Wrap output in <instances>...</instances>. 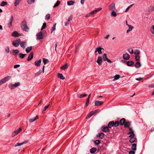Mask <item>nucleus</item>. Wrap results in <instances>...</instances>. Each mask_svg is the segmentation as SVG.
Returning <instances> with one entry per match:
<instances>
[{
    "instance_id": "obj_1",
    "label": "nucleus",
    "mask_w": 154,
    "mask_h": 154,
    "mask_svg": "<svg viewBox=\"0 0 154 154\" xmlns=\"http://www.w3.org/2000/svg\"><path fill=\"white\" fill-rule=\"evenodd\" d=\"M37 39L40 40L45 38L47 36L46 32L45 30H43L42 32L40 31L36 34Z\"/></svg>"
},
{
    "instance_id": "obj_2",
    "label": "nucleus",
    "mask_w": 154,
    "mask_h": 154,
    "mask_svg": "<svg viewBox=\"0 0 154 154\" xmlns=\"http://www.w3.org/2000/svg\"><path fill=\"white\" fill-rule=\"evenodd\" d=\"M20 26L22 29L25 32H28L29 30V28L27 26V23L26 20H23L21 23Z\"/></svg>"
},
{
    "instance_id": "obj_3",
    "label": "nucleus",
    "mask_w": 154,
    "mask_h": 154,
    "mask_svg": "<svg viewBox=\"0 0 154 154\" xmlns=\"http://www.w3.org/2000/svg\"><path fill=\"white\" fill-rule=\"evenodd\" d=\"M21 42V40L19 38H18L16 40L13 41L12 42V45L15 47H17L19 45Z\"/></svg>"
},
{
    "instance_id": "obj_4",
    "label": "nucleus",
    "mask_w": 154,
    "mask_h": 154,
    "mask_svg": "<svg viewBox=\"0 0 154 154\" xmlns=\"http://www.w3.org/2000/svg\"><path fill=\"white\" fill-rule=\"evenodd\" d=\"M102 58V59H103V60L104 61H107L109 63H111L112 62L111 60L107 58L106 54H103Z\"/></svg>"
},
{
    "instance_id": "obj_5",
    "label": "nucleus",
    "mask_w": 154,
    "mask_h": 154,
    "mask_svg": "<svg viewBox=\"0 0 154 154\" xmlns=\"http://www.w3.org/2000/svg\"><path fill=\"white\" fill-rule=\"evenodd\" d=\"M103 61L102 58L100 56L98 57L97 61V62L99 66H101Z\"/></svg>"
},
{
    "instance_id": "obj_6",
    "label": "nucleus",
    "mask_w": 154,
    "mask_h": 154,
    "mask_svg": "<svg viewBox=\"0 0 154 154\" xmlns=\"http://www.w3.org/2000/svg\"><path fill=\"white\" fill-rule=\"evenodd\" d=\"M109 9L110 11H115L116 8L115 7V4L114 3H112L109 6Z\"/></svg>"
},
{
    "instance_id": "obj_7",
    "label": "nucleus",
    "mask_w": 154,
    "mask_h": 154,
    "mask_svg": "<svg viewBox=\"0 0 154 154\" xmlns=\"http://www.w3.org/2000/svg\"><path fill=\"white\" fill-rule=\"evenodd\" d=\"M22 131V128H20L16 130L13 132L12 134V136L14 137L18 133H19L20 131Z\"/></svg>"
},
{
    "instance_id": "obj_8",
    "label": "nucleus",
    "mask_w": 154,
    "mask_h": 154,
    "mask_svg": "<svg viewBox=\"0 0 154 154\" xmlns=\"http://www.w3.org/2000/svg\"><path fill=\"white\" fill-rule=\"evenodd\" d=\"M103 103V101H96L95 102L94 105L96 106H99L102 105Z\"/></svg>"
},
{
    "instance_id": "obj_9",
    "label": "nucleus",
    "mask_w": 154,
    "mask_h": 154,
    "mask_svg": "<svg viewBox=\"0 0 154 154\" xmlns=\"http://www.w3.org/2000/svg\"><path fill=\"white\" fill-rule=\"evenodd\" d=\"M13 20V16L11 15V16L10 18L9 19L10 22L8 24V26L9 28H10L12 26V23Z\"/></svg>"
},
{
    "instance_id": "obj_10",
    "label": "nucleus",
    "mask_w": 154,
    "mask_h": 154,
    "mask_svg": "<svg viewBox=\"0 0 154 154\" xmlns=\"http://www.w3.org/2000/svg\"><path fill=\"white\" fill-rule=\"evenodd\" d=\"M108 127L107 126H103L102 127V131H103L106 132H109L110 130L108 128Z\"/></svg>"
},
{
    "instance_id": "obj_11",
    "label": "nucleus",
    "mask_w": 154,
    "mask_h": 154,
    "mask_svg": "<svg viewBox=\"0 0 154 154\" xmlns=\"http://www.w3.org/2000/svg\"><path fill=\"white\" fill-rule=\"evenodd\" d=\"M102 49H103V48H101L100 47H99L96 49L95 53H96L98 52L99 54H102V52L101 51Z\"/></svg>"
},
{
    "instance_id": "obj_12",
    "label": "nucleus",
    "mask_w": 154,
    "mask_h": 154,
    "mask_svg": "<svg viewBox=\"0 0 154 154\" xmlns=\"http://www.w3.org/2000/svg\"><path fill=\"white\" fill-rule=\"evenodd\" d=\"M129 55L127 54H124L123 55V58L125 60H128L130 58Z\"/></svg>"
},
{
    "instance_id": "obj_13",
    "label": "nucleus",
    "mask_w": 154,
    "mask_h": 154,
    "mask_svg": "<svg viewBox=\"0 0 154 154\" xmlns=\"http://www.w3.org/2000/svg\"><path fill=\"white\" fill-rule=\"evenodd\" d=\"M28 141H29L28 140H26V141H25L23 142L22 143H18L17 144V145H15L14 146H15V147H16L17 146H20L23 145L24 144L27 143L28 142Z\"/></svg>"
},
{
    "instance_id": "obj_14",
    "label": "nucleus",
    "mask_w": 154,
    "mask_h": 154,
    "mask_svg": "<svg viewBox=\"0 0 154 154\" xmlns=\"http://www.w3.org/2000/svg\"><path fill=\"white\" fill-rule=\"evenodd\" d=\"M26 42H21L20 43L21 47L23 49H25L26 47Z\"/></svg>"
},
{
    "instance_id": "obj_15",
    "label": "nucleus",
    "mask_w": 154,
    "mask_h": 154,
    "mask_svg": "<svg viewBox=\"0 0 154 154\" xmlns=\"http://www.w3.org/2000/svg\"><path fill=\"white\" fill-rule=\"evenodd\" d=\"M131 122L129 121L125 122L124 125L125 128H129L131 125Z\"/></svg>"
},
{
    "instance_id": "obj_16",
    "label": "nucleus",
    "mask_w": 154,
    "mask_h": 154,
    "mask_svg": "<svg viewBox=\"0 0 154 154\" xmlns=\"http://www.w3.org/2000/svg\"><path fill=\"white\" fill-rule=\"evenodd\" d=\"M11 78V76H7L3 79H2L3 80V81L4 83L5 82H6L8 80H10Z\"/></svg>"
},
{
    "instance_id": "obj_17",
    "label": "nucleus",
    "mask_w": 154,
    "mask_h": 154,
    "mask_svg": "<svg viewBox=\"0 0 154 154\" xmlns=\"http://www.w3.org/2000/svg\"><path fill=\"white\" fill-rule=\"evenodd\" d=\"M38 118V116L37 115L35 118H33L32 119H29V121L30 123H32L35 121V120Z\"/></svg>"
},
{
    "instance_id": "obj_18",
    "label": "nucleus",
    "mask_w": 154,
    "mask_h": 154,
    "mask_svg": "<svg viewBox=\"0 0 154 154\" xmlns=\"http://www.w3.org/2000/svg\"><path fill=\"white\" fill-rule=\"evenodd\" d=\"M126 120L125 118H122L119 121V123L121 125H124Z\"/></svg>"
},
{
    "instance_id": "obj_19",
    "label": "nucleus",
    "mask_w": 154,
    "mask_h": 154,
    "mask_svg": "<svg viewBox=\"0 0 154 154\" xmlns=\"http://www.w3.org/2000/svg\"><path fill=\"white\" fill-rule=\"evenodd\" d=\"M33 53L32 52H31L29 56L28 57V58H27V60L28 61H30L31 60L33 57Z\"/></svg>"
},
{
    "instance_id": "obj_20",
    "label": "nucleus",
    "mask_w": 154,
    "mask_h": 154,
    "mask_svg": "<svg viewBox=\"0 0 154 154\" xmlns=\"http://www.w3.org/2000/svg\"><path fill=\"white\" fill-rule=\"evenodd\" d=\"M41 60H36L35 62V64L37 66H39L41 62Z\"/></svg>"
},
{
    "instance_id": "obj_21",
    "label": "nucleus",
    "mask_w": 154,
    "mask_h": 154,
    "mask_svg": "<svg viewBox=\"0 0 154 154\" xmlns=\"http://www.w3.org/2000/svg\"><path fill=\"white\" fill-rule=\"evenodd\" d=\"M57 77L58 78L62 80H64L65 78L63 75L62 73H58L57 74Z\"/></svg>"
},
{
    "instance_id": "obj_22",
    "label": "nucleus",
    "mask_w": 154,
    "mask_h": 154,
    "mask_svg": "<svg viewBox=\"0 0 154 154\" xmlns=\"http://www.w3.org/2000/svg\"><path fill=\"white\" fill-rule=\"evenodd\" d=\"M104 134L103 133L101 132L99 133L97 136L98 137H99L100 138L102 139L104 137Z\"/></svg>"
},
{
    "instance_id": "obj_23",
    "label": "nucleus",
    "mask_w": 154,
    "mask_h": 154,
    "mask_svg": "<svg viewBox=\"0 0 154 154\" xmlns=\"http://www.w3.org/2000/svg\"><path fill=\"white\" fill-rule=\"evenodd\" d=\"M18 32L16 31H14L12 32L11 35L14 37H18Z\"/></svg>"
},
{
    "instance_id": "obj_24",
    "label": "nucleus",
    "mask_w": 154,
    "mask_h": 154,
    "mask_svg": "<svg viewBox=\"0 0 154 154\" xmlns=\"http://www.w3.org/2000/svg\"><path fill=\"white\" fill-rule=\"evenodd\" d=\"M134 62L133 61H128L127 62L126 64L128 66H130L133 65Z\"/></svg>"
},
{
    "instance_id": "obj_25",
    "label": "nucleus",
    "mask_w": 154,
    "mask_h": 154,
    "mask_svg": "<svg viewBox=\"0 0 154 154\" xmlns=\"http://www.w3.org/2000/svg\"><path fill=\"white\" fill-rule=\"evenodd\" d=\"M114 122L111 121L109 122L108 125V127L109 128H111L113 126Z\"/></svg>"
},
{
    "instance_id": "obj_26",
    "label": "nucleus",
    "mask_w": 154,
    "mask_h": 154,
    "mask_svg": "<svg viewBox=\"0 0 154 154\" xmlns=\"http://www.w3.org/2000/svg\"><path fill=\"white\" fill-rule=\"evenodd\" d=\"M136 144H133L131 146V149L133 151L136 150Z\"/></svg>"
},
{
    "instance_id": "obj_27",
    "label": "nucleus",
    "mask_w": 154,
    "mask_h": 154,
    "mask_svg": "<svg viewBox=\"0 0 154 154\" xmlns=\"http://www.w3.org/2000/svg\"><path fill=\"white\" fill-rule=\"evenodd\" d=\"M75 3L74 0L73 1H71L67 2V4L69 6H71L74 5Z\"/></svg>"
},
{
    "instance_id": "obj_28",
    "label": "nucleus",
    "mask_w": 154,
    "mask_h": 154,
    "mask_svg": "<svg viewBox=\"0 0 154 154\" xmlns=\"http://www.w3.org/2000/svg\"><path fill=\"white\" fill-rule=\"evenodd\" d=\"M19 51L17 49L13 50L12 51V53L14 55H17L19 53Z\"/></svg>"
},
{
    "instance_id": "obj_29",
    "label": "nucleus",
    "mask_w": 154,
    "mask_h": 154,
    "mask_svg": "<svg viewBox=\"0 0 154 154\" xmlns=\"http://www.w3.org/2000/svg\"><path fill=\"white\" fill-rule=\"evenodd\" d=\"M141 66L140 63L139 61H137L135 64V66L136 68H139Z\"/></svg>"
},
{
    "instance_id": "obj_30",
    "label": "nucleus",
    "mask_w": 154,
    "mask_h": 154,
    "mask_svg": "<svg viewBox=\"0 0 154 154\" xmlns=\"http://www.w3.org/2000/svg\"><path fill=\"white\" fill-rule=\"evenodd\" d=\"M97 151V149L96 148H93L90 149V152L91 153H95Z\"/></svg>"
},
{
    "instance_id": "obj_31",
    "label": "nucleus",
    "mask_w": 154,
    "mask_h": 154,
    "mask_svg": "<svg viewBox=\"0 0 154 154\" xmlns=\"http://www.w3.org/2000/svg\"><path fill=\"white\" fill-rule=\"evenodd\" d=\"M136 140L135 137H131V139L129 140V142L131 143H133L135 142Z\"/></svg>"
},
{
    "instance_id": "obj_32",
    "label": "nucleus",
    "mask_w": 154,
    "mask_h": 154,
    "mask_svg": "<svg viewBox=\"0 0 154 154\" xmlns=\"http://www.w3.org/2000/svg\"><path fill=\"white\" fill-rule=\"evenodd\" d=\"M128 134L129 135V137H134L135 135L134 132H129Z\"/></svg>"
},
{
    "instance_id": "obj_33",
    "label": "nucleus",
    "mask_w": 154,
    "mask_h": 154,
    "mask_svg": "<svg viewBox=\"0 0 154 154\" xmlns=\"http://www.w3.org/2000/svg\"><path fill=\"white\" fill-rule=\"evenodd\" d=\"M27 55L26 54H23L21 53H20L19 54V57L20 58H23L25 57Z\"/></svg>"
},
{
    "instance_id": "obj_34",
    "label": "nucleus",
    "mask_w": 154,
    "mask_h": 154,
    "mask_svg": "<svg viewBox=\"0 0 154 154\" xmlns=\"http://www.w3.org/2000/svg\"><path fill=\"white\" fill-rule=\"evenodd\" d=\"M68 66L67 64H66L60 67V69H65L68 68Z\"/></svg>"
},
{
    "instance_id": "obj_35",
    "label": "nucleus",
    "mask_w": 154,
    "mask_h": 154,
    "mask_svg": "<svg viewBox=\"0 0 154 154\" xmlns=\"http://www.w3.org/2000/svg\"><path fill=\"white\" fill-rule=\"evenodd\" d=\"M21 0H15L14 3V5L15 6H17L19 5Z\"/></svg>"
},
{
    "instance_id": "obj_36",
    "label": "nucleus",
    "mask_w": 154,
    "mask_h": 154,
    "mask_svg": "<svg viewBox=\"0 0 154 154\" xmlns=\"http://www.w3.org/2000/svg\"><path fill=\"white\" fill-rule=\"evenodd\" d=\"M32 49V47L30 46L27 48L26 49V51L27 53H29Z\"/></svg>"
},
{
    "instance_id": "obj_37",
    "label": "nucleus",
    "mask_w": 154,
    "mask_h": 154,
    "mask_svg": "<svg viewBox=\"0 0 154 154\" xmlns=\"http://www.w3.org/2000/svg\"><path fill=\"white\" fill-rule=\"evenodd\" d=\"M114 78L113 80V81H115L116 80L119 79L120 78V76L119 75H116L114 77Z\"/></svg>"
},
{
    "instance_id": "obj_38",
    "label": "nucleus",
    "mask_w": 154,
    "mask_h": 154,
    "mask_svg": "<svg viewBox=\"0 0 154 154\" xmlns=\"http://www.w3.org/2000/svg\"><path fill=\"white\" fill-rule=\"evenodd\" d=\"M60 4V2L59 0H57L56 3L54 5L53 7L55 8L58 6Z\"/></svg>"
},
{
    "instance_id": "obj_39",
    "label": "nucleus",
    "mask_w": 154,
    "mask_h": 154,
    "mask_svg": "<svg viewBox=\"0 0 154 154\" xmlns=\"http://www.w3.org/2000/svg\"><path fill=\"white\" fill-rule=\"evenodd\" d=\"M43 61L44 64L48 63L49 62L48 59L45 58H43Z\"/></svg>"
},
{
    "instance_id": "obj_40",
    "label": "nucleus",
    "mask_w": 154,
    "mask_h": 154,
    "mask_svg": "<svg viewBox=\"0 0 154 154\" xmlns=\"http://www.w3.org/2000/svg\"><path fill=\"white\" fill-rule=\"evenodd\" d=\"M119 122L118 121H116L115 122H114L113 126L115 127H116L119 126Z\"/></svg>"
},
{
    "instance_id": "obj_41",
    "label": "nucleus",
    "mask_w": 154,
    "mask_h": 154,
    "mask_svg": "<svg viewBox=\"0 0 154 154\" xmlns=\"http://www.w3.org/2000/svg\"><path fill=\"white\" fill-rule=\"evenodd\" d=\"M87 94H78V97L80 98H82L83 97H86L87 96Z\"/></svg>"
},
{
    "instance_id": "obj_42",
    "label": "nucleus",
    "mask_w": 154,
    "mask_h": 154,
    "mask_svg": "<svg viewBox=\"0 0 154 154\" xmlns=\"http://www.w3.org/2000/svg\"><path fill=\"white\" fill-rule=\"evenodd\" d=\"M150 31L151 33L154 34V25H153L152 26L150 29Z\"/></svg>"
},
{
    "instance_id": "obj_43",
    "label": "nucleus",
    "mask_w": 154,
    "mask_h": 154,
    "mask_svg": "<svg viewBox=\"0 0 154 154\" xmlns=\"http://www.w3.org/2000/svg\"><path fill=\"white\" fill-rule=\"evenodd\" d=\"M7 4V3L5 1L2 2L0 4V5L1 6H4Z\"/></svg>"
},
{
    "instance_id": "obj_44",
    "label": "nucleus",
    "mask_w": 154,
    "mask_h": 154,
    "mask_svg": "<svg viewBox=\"0 0 154 154\" xmlns=\"http://www.w3.org/2000/svg\"><path fill=\"white\" fill-rule=\"evenodd\" d=\"M140 53V52L139 50H136L134 51V53L135 54L137 55H138Z\"/></svg>"
},
{
    "instance_id": "obj_45",
    "label": "nucleus",
    "mask_w": 154,
    "mask_h": 154,
    "mask_svg": "<svg viewBox=\"0 0 154 154\" xmlns=\"http://www.w3.org/2000/svg\"><path fill=\"white\" fill-rule=\"evenodd\" d=\"M111 16L113 17H116V13L114 11H112Z\"/></svg>"
},
{
    "instance_id": "obj_46",
    "label": "nucleus",
    "mask_w": 154,
    "mask_h": 154,
    "mask_svg": "<svg viewBox=\"0 0 154 154\" xmlns=\"http://www.w3.org/2000/svg\"><path fill=\"white\" fill-rule=\"evenodd\" d=\"M46 27V23H43L42 26V27L41 30H42L44 29H45Z\"/></svg>"
},
{
    "instance_id": "obj_47",
    "label": "nucleus",
    "mask_w": 154,
    "mask_h": 154,
    "mask_svg": "<svg viewBox=\"0 0 154 154\" xmlns=\"http://www.w3.org/2000/svg\"><path fill=\"white\" fill-rule=\"evenodd\" d=\"M128 52L131 54H133L134 53V51L133 49L130 48L128 50Z\"/></svg>"
},
{
    "instance_id": "obj_48",
    "label": "nucleus",
    "mask_w": 154,
    "mask_h": 154,
    "mask_svg": "<svg viewBox=\"0 0 154 154\" xmlns=\"http://www.w3.org/2000/svg\"><path fill=\"white\" fill-rule=\"evenodd\" d=\"M20 83L19 82H17V83H16L14 84V87L16 88L18 86H19L20 85Z\"/></svg>"
},
{
    "instance_id": "obj_49",
    "label": "nucleus",
    "mask_w": 154,
    "mask_h": 154,
    "mask_svg": "<svg viewBox=\"0 0 154 154\" xmlns=\"http://www.w3.org/2000/svg\"><path fill=\"white\" fill-rule=\"evenodd\" d=\"M42 72V71L41 70H39L38 72H37V73H36L35 74V76H38L40 74H41V73Z\"/></svg>"
},
{
    "instance_id": "obj_50",
    "label": "nucleus",
    "mask_w": 154,
    "mask_h": 154,
    "mask_svg": "<svg viewBox=\"0 0 154 154\" xmlns=\"http://www.w3.org/2000/svg\"><path fill=\"white\" fill-rule=\"evenodd\" d=\"M135 59L136 61H139L140 60V56L138 55L135 56Z\"/></svg>"
},
{
    "instance_id": "obj_51",
    "label": "nucleus",
    "mask_w": 154,
    "mask_h": 154,
    "mask_svg": "<svg viewBox=\"0 0 154 154\" xmlns=\"http://www.w3.org/2000/svg\"><path fill=\"white\" fill-rule=\"evenodd\" d=\"M35 1V0H28L27 3L29 4H31L33 3H34Z\"/></svg>"
},
{
    "instance_id": "obj_52",
    "label": "nucleus",
    "mask_w": 154,
    "mask_h": 154,
    "mask_svg": "<svg viewBox=\"0 0 154 154\" xmlns=\"http://www.w3.org/2000/svg\"><path fill=\"white\" fill-rule=\"evenodd\" d=\"M56 23H55L54 25H53V27H52V30H51V33H52V32L54 31L55 29V27H56Z\"/></svg>"
},
{
    "instance_id": "obj_53",
    "label": "nucleus",
    "mask_w": 154,
    "mask_h": 154,
    "mask_svg": "<svg viewBox=\"0 0 154 154\" xmlns=\"http://www.w3.org/2000/svg\"><path fill=\"white\" fill-rule=\"evenodd\" d=\"M100 143V141L99 140H96L95 141V143L96 145H99Z\"/></svg>"
},
{
    "instance_id": "obj_54",
    "label": "nucleus",
    "mask_w": 154,
    "mask_h": 154,
    "mask_svg": "<svg viewBox=\"0 0 154 154\" xmlns=\"http://www.w3.org/2000/svg\"><path fill=\"white\" fill-rule=\"evenodd\" d=\"M133 4H131V5H129L126 9L125 11V12H127L129 10V9H130V8H131L133 5Z\"/></svg>"
},
{
    "instance_id": "obj_55",
    "label": "nucleus",
    "mask_w": 154,
    "mask_h": 154,
    "mask_svg": "<svg viewBox=\"0 0 154 154\" xmlns=\"http://www.w3.org/2000/svg\"><path fill=\"white\" fill-rule=\"evenodd\" d=\"M72 18H73L72 16V15H70L67 20V21H68V22H69V21L72 20Z\"/></svg>"
},
{
    "instance_id": "obj_56",
    "label": "nucleus",
    "mask_w": 154,
    "mask_h": 154,
    "mask_svg": "<svg viewBox=\"0 0 154 154\" xmlns=\"http://www.w3.org/2000/svg\"><path fill=\"white\" fill-rule=\"evenodd\" d=\"M50 14H48L46 16V17H45V19L48 20L50 19Z\"/></svg>"
},
{
    "instance_id": "obj_57",
    "label": "nucleus",
    "mask_w": 154,
    "mask_h": 154,
    "mask_svg": "<svg viewBox=\"0 0 154 154\" xmlns=\"http://www.w3.org/2000/svg\"><path fill=\"white\" fill-rule=\"evenodd\" d=\"M127 26H128L129 29H130L131 30L134 28V27L133 26H132L131 25L127 24Z\"/></svg>"
},
{
    "instance_id": "obj_58",
    "label": "nucleus",
    "mask_w": 154,
    "mask_h": 154,
    "mask_svg": "<svg viewBox=\"0 0 154 154\" xmlns=\"http://www.w3.org/2000/svg\"><path fill=\"white\" fill-rule=\"evenodd\" d=\"M89 100L88 99H87V100L85 105V106H87L89 104Z\"/></svg>"
},
{
    "instance_id": "obj_59",
    "label": "nucleus",
    "mask_w": 154,
    "mask_h": 154,
    "mask_svg": "<svg viewBox=\"0 0 154 154\" xmlns=\"http://www.w3.org/2000/svg\"><path fill=\"white\" fill-rule=\"evenodd\" d=\"M49 106H50V104H48V105H47V106H45L43 110L44 111H45L49 107Z\"/></svg>"
},
{
    "instance_id": "obj_60",
    "label": "nucleus",
    "mask_w": 154,
    "mask_h": 154,
    "mask_svg": "<svg viewBox=\"0 0 154 154\" xmlns=\"http://www.w3.org/2000/svg\"><path fill=\"white\" fill-rule=\"evenodd\" d=\"M91 116H92L91 115V114H90L89 113L86 116V119H88L89 118H90Z\"/></svg>"
},
{
    "instance_id": "obj_61",
    "label": "nucleus",
    "mask_w": 154,
    "mask_h": 154,
    "mask_svg": "<svg viewBox=\"0 0 154 154\" xmlns=\"http://www.w3.org/2000/svg\"><path fill=\"white\" fill-rule=\"evenodd\" d=\"M9 88H11V89H13L15 88V87H14V85H9Z\"/></svg>"
},
{
    "instance_id": "obj_62",
    "label": "nucleus",
    "mask_w": 154,
    "mask_h": 154,
    "mask_svg": "<svg viewBox=\"0 0 154 154\" xmlns=\"http://www.w3.org/2000/svg\"><path fill=\"white\" fill-rule=\"evenodd\" d=\"M97 12V11L96 10H95L91 12H90V14H94V13H96Z\"/></svg>"
},
{
    "instance_id": "obj_63",
    "label": "nucleus",
    "mask_w": 154,
    "mask_h": 154,
    "mask_svg": "<svg viewBox=\"0 0 154 154\" xmlns=\"http://www.w3.org/2000/svg\"><path fill=\"white\" fill-rule=\"evenodd\" d=\"M5 51L6 52L8 53L9 52V49L8 47H7L5 49Z\"/></svg>"
},
{
    "instance_id": "obj_64",
    "label": "nucleus",
    "mask_w": 154,
    "mask_h": 154,
    "mask_svg": "<svg viewBox=\"0 0 154 154\" xmlns=\"http://www.w3.org/2000/svg\"><path fill=\"white\" fill-rule=\"evenodd\" d=\"M135 152L134 151H131L129 152V154H134Z\"/></svg>"
}]
</instances>
